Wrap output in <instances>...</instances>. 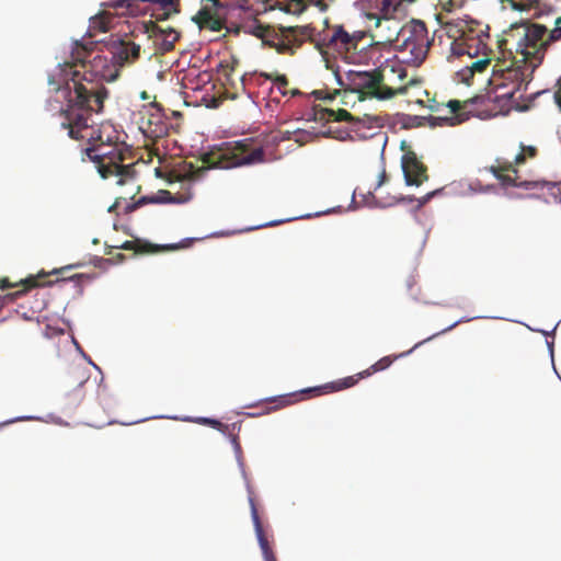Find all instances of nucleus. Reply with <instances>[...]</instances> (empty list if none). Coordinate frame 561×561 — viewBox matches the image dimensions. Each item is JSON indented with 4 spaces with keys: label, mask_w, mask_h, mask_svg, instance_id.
I'll use <instances>...</instances> for the list:
<instances>
[{
    "label": "nucleus",
    "mask_w": 561,
    "mask_h": 561,
    "mask_svg": "<svg viewBox=\"0 0 561 561\" xmlns=\"http://www.w3.org/2000/svg\"><path fill=\"white\" fill-rule=\"evenodd\" d=\"M92 48L93 43L76 42L70 59L59 64L57 73L49 77V84L67 101L59 111L60 126L76 140L93 138L92 113L102 112L108 95L102 80L116 77L108 72L105 56L98 54L88 60Z\"/></svg>",
    "instance_id": "1"
},
{
    "label": "nucleus",
    "mask_w": 561,
    "mask_h": 561,
    "mask_svg": "<svg viewBox=\"0 0 561 561\" xmlns=\"http://www.w3.org/2000/svg\"><path fill=\"white\" fill-rule=\"evenodd\" d=\"M546 32L547 27L541 24L530 22L512 24L499 41V48L501 51H506L510 57L538 68L546 54V42H543Z\"/></svg>",
    "instance_id": "2"
},
{
    "label": "nucleus",
    "mask_w": 561,
    "mask_h": 561,
    "mask_svg": "<svg viewBox=\"0 0 561 561\" xmlns=\"http://www.w3.org/2000/svg\"><path fill=\"white\" fill-rule=\"evenodd\" d=\"M416 0H375L373 11L365 12V18L378 43L392 46L398 42L410 15V4Z\"/></svg>",
    "instance_id": "3"
},
{
    "label": "nucleus",
    "mask_w": 561,
    "mask_h": 561,
    "mask_svg": "<svg viewBox=\"0 0 561 561\" xmlns=\"http://www.w3.org/2000/svg\"><path fill=\"white\" fill-rule=\"evenodd\" d=\"M203 162L208 168L230 169L264 162V149L252 138L226 142L203 154Z\"/></svg>",
    "instance_id": "4"
},
{
    "label": "nucleus",
    "mask_w": 561,
    "mask_h": 561,
    "mask_svg": "<svg viewBox=\"0 0 561 561\" xmlns=\"http://www.w3.org/2000/svg\"><path fill=\"white\" fill-rule=\"evenodd\" d=\"M502 58L492 69L489 84L495 92L503 90L499 96L512 99L523 88L526 89L536 68L512 58L506 51H501Z\"/></svg>",
    "instance_id": "5"
},
{
    "label": "nucleus",
    "mask_w": 561,
    "mask_h": 561,
    "mask_svg": "<svg viewBox=\"0 0 561 561\" xmlns=\"http://www.w3.org/2000/svg\"><path fill=\"white\" fill-rule=\"evenodd\" d=\"M449 38H453V51L456 55L480 56L488 48V26L473 19H454L445 24Z\"/></svg>",
    "instance_id": "6"
},
{
    "label": "nucleus",
    "mask_w": 561,
    "mask_h": 561,
    "mask_svg": "<svg viewBox=\"0 0 561 561\" xmlns=\"http://www.w3.org/2000/svg\"><path fill=\"white\" fill-rule=\"evenodd\" d=\"M89 159L96 163L98 171L103 179L115 176L117 185L131 184L134 192L130 198L140 190L136 184L134 164H123V153L115 146L100 144L85 150Z\"/></svg>",
    "instance_id": "7"
},
{
    "label": "nucleus",
    "mask_w": 561,
    "mask_h": 561,
    "mask_svg": "<svg viewBox=\"0 0 561 561\" xmlns=\"http://www.w3.org/2000/svg\"><path fill=\"white\" fill-rule=\"evenodd\" d=\"M538 150L534 146L520 145V152L513 161L497 158L495 163L483 170L492 173L503 187H520L524 190H542L551 185L547 181H524L519 176L517 167L524 164L528 158L534 159Z\"/></svg>",
    "instance_id": "8"
},
{
    "label": "nucleus",
    "mask_w": 561,
    "mask_h": 561,
    "mask_svg": "<svg viewBox=\"0 0 561 561\" xmlns=\"http://www.w3.org/2000/svg\"><path fill=\"white\" fill-rule=\"evenodd\" d=\"M432 39L424 22L412 19L398 37L392 47L400 54L399 59L413 67L425 60Z\"/></svg>",
    "instance_id": "9"
},
{
    "label": "nucleus",
    "mask_w": 561,
    "mask_h": 561,
    "mask_svg": "<svg viewBox=\"0 0 561 561\" xmlns=\"http://www.w3.org/2000/svg\"><path fill=\"white\" fill-rule=\"evenodd\" d=\"M365 33L356 31L348 33L343 26L335 25L325 33L319 35L317 46L320 49L334 51L339 55L354 54L359 50V43L364 39Z\"/></svg>",
    "instance_id": "10"
},
{
    "label": "nucleus",
    "mask_w": 561,
    "mask_h": 561,
    "mask_svg": "<svg viewBox=\"0 0 561 561\" xmlns=\"http://www.w3.org/2000/svg\"><path fill=\"white\" fill-rule=\"evenodd\" d=\"M148 3L159 5L161 12L152 14L157 21L167 20L179 12V0H113L103 5L114 9L121 15H139L146 13Z\"/></svg>",
    "instance_id": "11"
},
{
    "label": "nucleus",
    "mask_w": 561,
    "mask_h": 561,
    "mask_svg": "<svg viewBox=\"0 0 561 561\" xmlns=\"http://www.w3.org/2000/svg\"><path fill=\"white\" fill-rule=\"evenodd\" d=\"M470 103H473V100H468L465 102H460L458 100H450L447 103L432 100L428 107L431 108L432 112L437 114L436 116L432 117L435 124L440 126H454L468 119V115L465 112V110L468 107Z\"/></svg>",
    "instance_id": "12"
},
{
    "label": "nucleus",
    "mask_w": 561,
    "mask_h": 561,
    "mask_svg": "<svg viewBox=\"0 0 561 561\" xmlns=\"http://www.w3.org/2000/svg\"><path fill=\"white\" fill-rule=\"evenodd\" d=\"M348 80L353 91L357 92L360 99L375 98L383 100L380 81V67L370 71H350Z\"/></svg>",
    "instance_id": "13"
},
{
    "label": "nucleus",
    "mask_w": 561,
    "mask_h": 561,
    "mask_svg": "<svg viewBox=\"0 0 561 561\" xmlns=\"http://www.w3.org/2000/svg\"><path fill=\"white\" fill-rule=\"evenodd\" d=\"M140 128L150 138H162L168 135V123L163 107L156 100L144 105L141 111Z\"/></svg>",
    "instance_id": "14"
},
{
    "label": "nucleus",
    "mask_w": 561,
    "mask_h": 561,
    "mask_svg": "<svg viewBox=\"0 0 561 561\" xmlns=\"http://www.w3.org/2000/svg\"><path fill=\"white\" fill-rule=\"evenodd\" d=\"M407 72L400 65H382L380 66V81L382 90V99H391L394 95L403 94L407 92L410 84L414 83L410 80L409 84H403Z\"/></svg>",
    "instance_id": "15"
},
{
    "label": "nucleus",
    "mask_w": 561,
    "mask_h": 561,
    "mask_svg": "<svg viewBox=\"0 0 561 561\" xmlns=\"http://www.w3.org/2000/svg\"><path fill=\"white\" fill-rule=\"evenodd\" d=\"M407 72L400 65H382L380 66V81L382 90V99H391L394 95L403 94L407 92L410 84L414 83L410 80L409 84H403Z\"/></svg>",
    "instance_id": "16"
},
{
    "label": "nucleus",
    "mask_w": 561,
    "mask_h": 561,
    "mask_svg": "<svg viewBox=\"0 0 561 561\" xmlns=\"http://www.w3.org/2000/svg\"><path fill=\"white\" fill-rule=\"evenodd\" d=\"M107 47L112 55L111 61L116 67L131 65L140 57V45L128 36L113 39Z\"/></svg>",
    "instance_id": "17"
},
{
    "label": "nucleus",
    "mask_w": 561,
    "mask_h": 561,
    "mask_svg": "<svg viewBox=\"0 0 561 561\" xmlns=\"http://www.w3.org/2000/svg\"><path fill=\"white\" fill-rule=\"evenodd\" d=\"M402 171L407 185L420 186L428 180L426 165L412 150H407L401 159Z\"/></svg>",
    "instance_id": "18"
},
{
    "label": "nucleus",
    "mask_w": 561,
    "mask_h": 561,
    "mask_svg": "<svg viewBox=\"0 0 561 561\" xmlns=\"http://www.w3.org/2000/svg\"><path fill=\"white\" fill-rule=\"evenodd\" d=\"M220 4L214 7L213 3L205 4L193 18V21L198 25L201 30H209L213 32H219L224 27L225 21L221 15Z\"/></svg>",
    "instance_id": "19"
},
{
    "label": "nucleus",
    "mask_w": 561,
    "mask_h": 561,
    "mask_svg": "<svg viewBox=\"0 0 561 561\" xmlns=\"http://www.w3.org/2000/svg\"><path fill=\"white\" fill-rule=\"evenodd\" d=\"M147 33H149V37L153 38L157 50L161 54L171 51L175 42L180 38L179 32L174 28H162L157 24H152L150 28L147 27Z\"/></svg>",
    "instance_id": "20"
},
{
    "label": "nucleus",
    "mask_w": 561,
    "mask_h": 561,
    "mask_svg": "<svg viewBox=\"0 0 561 561\" xmlns=\"http://www.w3.org/2000/svg\"><path fill=\"white\" fill-rule=\"evenodd\" d=\"M249 501L251 506V517L253 520L255 535L262 551L263 559L264 561H277L273 548L270 543L268 537L263 529V525L261 523L255 502L252 497H250Z\"/></svg>",
    "instance_id": "21"
},
{
    "label": "nucleus",
    "mask_w": 561,
    "mask_h": 561,
    "mask_svg": "<svg viewBox=\"0 0 561 561\" xmlns=\"http://www.w3.org/2000/svg\"><path fill=\"white\" fill-rule=\"evenodd\" d=\"M310 117L314 122H319L322 124L331 123V122H348V123H357L358 119H355L350 112L344 108H331L327 106L316 105L312 107L310 113Z\"/></svg>",
    "instance_id": "22"
},
{
    "label": "nucleus",
    "mask_w": 561,
    "mask_h": 561,
    "mask_svg": "<svg viewBox=\"0 0 561 561\" xmlns=\"http://www.w3.org/2000/svg\"><path fill=\"white\" fill-rule=\"evenodd\" d=\"M47 274H38L37 276H28L24 279H20L19 282H11L8 277L0 278V288L1 289H10V288H19L14 293L8 294L4 298L9 299L10 301L15 300L16 298L21 297L23 294H25L31 288H35L42 285H45V283H41L39 279L46 277Z\"/></svg>",
    "instance_id": "23"
},
{
    "label": "nucleus",
    "mask_w": 561,
    "mask_h": 561,
    "mask_svg": "<svg viewBox=\"0 0 561 561\" xmlns=\"http://www.w3.org/2000/svg\"><path fill=\"white\" fill-rule=\"evenodd\" d=\"M160 194L162 195V198L161 199H158L156 197H151V198H148V197H140L137 202L135 203H127L126 202V197H117L116 201L114 202L113 205H111L108 207V213H113L115 211L117 208L122 207V202H125V206H124V213L125 214H129L134 210H136L138 207L147 204L148 202H175V198L172 197V194L169 192V191H160ZM188 198H179L176 199V202H186Z\"/></svg>",
    "instance_id": "24"
},
{
    "label": "nucleus",
    "mask_w": 561,
    "mask_h": 561,
    "mask_svg": "<svg viewBox=\"0 0 561 561\" xmlns=\"http://www.w3.org/2000/svg\"><path fill=\"white\" fill-rule=\"evenodd\" d=\"M490 53L491 50L486 48L483 53H480L481 58H479V56L471 58V62L458 71L460 80L470 84V79H472L476 73L484 72L491 62Z\"/></svg>",
    "instance_id": "25"
},
{
    "label": "nucleus",
    "mask_w": 561,
    "mask_h": 561,
    "mask_svg": "<svg viewBox=\"0 0 561 561\" xmlns=\"http://www.w3.org/2000/svg\"><path fill=\"white\" fill-rule=\"evenodd\" d=\"M298 34L307 35L304 31H299L298 27H288L283 31V37L275 43V47L278 53L285 54L290 53L294 54L295 48L299 47L301 41L297 38Z\"/></svg>",
    "instance_id": "26"
},
{
    "label": "nucleus",
    "mask_w": 561,
    "mask_h": 561,
    "mask_svg": "<svg viewBox=\"0 0 561 561\" xmlns=\"http://www.w3.org/2000/svg\"><path fill=\"white\" fill-rule=\"evenodd\" d=\"M112 249H122L126 251H134L135 254H147L159 251V247L153 245L141 240H127L122 244L106 245L105 254L111 255Z\"/></svg>",
    "instance_id": "27"
},
{
    "label": "nucleus",
    "mask_w": 561,
    "mask_h": 561,
    "mask_svg": "<svg viewBox=\"0 0 561 561\" xmlns=\"http://www.w3.org/2000/svg\"><path fill=\"white\" fill-rule=\"evenodd\" d=\"M364 377H359V373H358L357 375L345 377L337 381L327 383L322 387L307 389V390H304L302 392H314L316 394H321V393H328V392H333V391H340V390L347 389V388L355 386Z\"/></svg>",
    "instance_id": "28"
},
{
    "label": "nucleus",
    "mask_w": 561,
    "mask_h": 561,
    "mask_svg": "<svg viewBox=\"0 0 561 561\" xmlns=\"http://www.w3.org/2000/svg\"><path fill=\"white\" fill-rule=\"evenodd\" d=\"M114 16L106 11L90 19L89 35L92 37L96 32L104 33L112 27Z\"/></svg>",
    "instance_id": "29"
},
{
    "label": "nucleus",
    "mask_w": 561,
    "mask_h": 561,
    "mask_svg": "<svg viewBox=\"0 0 561 561\" xmlns=\"http://www.w3.org/2000/svg\"><path fill=\"white\" fill-rule=\"evenodd\" d=\"M309 5H317L324 9L327 8V0H288L285 5V11L291 14H300Z\"/></svg>",
    "instance_id": "30"
},
{
    "label": "nucleus",
    "mask_w": 561,
    "mask_h": 561,
    "mask_svg": "<svg viewBox=\"0 0 561 561\" xmlns=\"http://www.w3.org/2000/svg\"><path fill=\"white\" fill-rule=\"evenodd\" d=\"M435 194H436V191H433V192L427 193L425 196L416 199V202H417L416 209H421L431 198H433L435 196ZM414 201H415V198L413 196H400V197H393L388 203H376V205L379 207H390V206H393L399 203H411Z\"/></svg>",
    "instance_id": "31"
},
{
    "label": "nucleus",
    "mask_w": 561,
    "mask_h": 561,
    "mask_svg": "<svg viewBox=\"0 0 561 561\" xmlns=\"http://www.w3.org/2000/svg\"><path fill=\"white\" fill-rule=\"evenodd\" d=\"M398 356H385L377 360L375 364H373L369 368L363 370L359 373V377H369L370 375L385 370L393 363L394 359H397Z\"/></svg>",
    "instance_id": "32"
},
{
    "label": "nucleus",
    "mask_w": 561,
    "mask_h": 561,
    "mask_svg": "<svg viewBox=\"0 0 561 561\" xmlns=\"http://www.w3.org/2000/svg\"><path fill=\"white\" fill-rule=\"evenodd\" d=\"M260 76L265 78L266 80L274 82V84L277 87V89L279 90V92L283 95L288 94V91L286 90V88L289 82L285 75L261 72Z\"/></svg>",
    "instance_id": "33"
},
{
    "label": "nucleus",
    "mask_w": 561,
    "mask_h": 561,
    "mask_svg": "<svg viewBox=\"0 0 561 561\" xmlns=\"http://www.w3.org/2000/svg\"><path fill=\"white\" fill-rule=\"evenodd\" d=\"M503 9H512L516 11H528L534 8L533 0H500Z\"/></svg>",
    "instance_id": "34"
},
{
    "label": "nucleus",
    "mask_w": 561,
    "mask_h": 561,
    "mask_svg": "<svg viewBox=\"0 0 561 561\" xmlns=\"http://www.w3.org/2000/svg\"><path fill=\"white\" fill-rule=\"evenodd\" d=\"M561 38V16H559L557 20H556V27L550 31V32H546V35L543 37V42L545 43V49L547 50L548 46L551 44V43H554L557 41H559Z\"/></svg>",
    "instance_id": "35"
},
{
    "label": "nucleus",
    "mask_w": 561,
    "mask_h": 561,
    "mask_svg": "<svg viewBox=\"0 0 561 561\" xmlns=\"http://www.w3.org/2000/svg\"><path fill=\"white\" fill-rule=\"evenodd\" d=\"M270 403H276L275 405L268 408L267 412L276 411L279 408L286 407L291 403V400L287 396H282L277 398H273L268 400Z\"/></svg>",
    "instance_id": "36"
},
{
    "label": "nucleus",
    "mask_w": 561,
    "mask_h": 561,
    "mask_svg": "<svg viewBox=\"0 0 561 561\" xmlns=\"http://www.w3.org/2000/svg\"><path fill=\"white\" fill-rule=\"evenodd\" d=\"M209 426L222 432V433H226L228 431V425L217 421V420H213L210 419L209 423H208Z\"/></svg>",
    "instance_id": "37"
},
{
    "label": "nucleus",
    "mask_w": 561,
    "mask_h": 561,
    "mask_svg": "<svg viewBox=\"0 0 561 561\" xmlns=\"http://www.w3.org/2000/svg\"><path fill=\"white\" fill-rule=\"evenodd\" d=\"M125 259H126L125 254L117 253L116 255L112 256L111 259H106L104 261L107 263L115 264V263H122Z\"/></svg>",
    "instance_id": "38"
},
{
    "label": "nucleus",
    "mask_w": 561,
    "mask_h": 561,
    "mask_svg": "<svg viewBox=\"0 0 561 561\" xmlns=\"http://www.w3.org/2000/svg\"><path fill=\"white\" fill-rule=\"evenodd\" d=\"M313 94L316 95L317 99H321L323 101H332L333 100V95H323V91H313Z\"/></svg>",
    "instance_id": "39"
},
{
    "label": "nucleus",
    "mask_w": 561,
    "mask_h": 561,
    "mask_svg": "<svg viewBox=\"0 0 561 561\" xmlns=\"http://www.w3.org/2000/svg\"><path fill=\"white\" fill-rule=\"evenodd\" d=\"M386 181H387V174H386V171L382 170L381 173L379 174V180H378V183H377L375 190L379 188Z\"/></svg>",
    "instance_id": "40"
},
{
    "label": "nucleus",
    "mask_w": 561,
    "mask_h": 561,
    "mask_svg": "<svg viewBox=\"0 0 561 561\" xmlns=\"http://www.w3.org/2000/svg\"><path fill=\"white\" fill-rule=\"evenodd\" d=\"M232 444H233L236 450L240 451L241 447H240V444H239L238 438L236 436L232 437Z\"/></svg>",
    "instance_id": "41"
},
{
    "label": "nucleus",
    "mask_w": 561,
    "mask_h": 561,
    "mask_svg": "<svg viewBox=\"0 0 561 561\" xmlns=\"http://www.w3.org/2000/svg\"><path fill=\"white\" fill-rule=\"evenodd\" d=\"M556 100H557V103L561 110V90L559 92H557L556 94Z\"/></svg>",
    "instance_id": "42"
},
{
    "label": "nucleus",
    "mask_w": 561,
    "mask_h": 561,
    "mask_svg": "<svg viewBox=\"0 0 561 561\" xmlns=\"http://www.w3.org/2000/svg\"><path fill=\"white\" fill-rule=\"evenodd\" d=\"M288 94H290L291 96H296V95L300 94V91L297 89H293V90L288 91Z\"/></svg>",
    "instance_id": "43"
},
{
    "label": "nucleus",
    "mask_w": 561,
    "mask_h": 561,
    "mask_svg": "<svg viewBox=\"0 0 561 561\" xmlns=\"http://www.w3.org/2000/svg\"><path fill=\"white\" fill-rule=\"evenodd\" d=\"M140 98H141L142 100H149V99H150V96H149V94L147 93V91H142V92L140 93Z\"/></svg>",
    "instance_id": "44"
},
{
    "label": "nucleus",
    "mask_w": 561,
    "mask_h": 561,
    "mask_svg": "<svg viewBox=\"0 0 561 561\" xmlns=\"http://www.w3.org/2000/svg\"><path fill=\"white\" fill-rule=\"evenodd\" d=\"M209 421H210V419L202 417V419L199 420V423H201V424H206V425H208Z\"/></svg>",
    "instance_id": "45"
},
{
    "label": "nucleus",
    "mask_w": 561,
    "mask_h": 561,
    "mask_svg": "<svg viewBox=\"0 0 561 561\" xmlns=\"http://www.w3.org/2000/svg\"><path fill=\"white\" fill-rule=\"evenodd\" d=\"M206 1L209 2V3H213L214 7L219 5V1L218 0H206Z\"/></svg>",
    "instance_id": "46"
},
{
    "label": "nucleus",
    "mask_w": 561,
    "mask_h": 561,
    "mask_svg": "<svg viewBox=\"0 0 561 561\" xmlns=\"http://www.w3.org/2000/svg\"><path fill=\"white\" fill-rule=\"evenodd\" d=\"M459 322H460V321L455 322V323H454V324H451L447 330H450V329L455 328Z\"/></svg>",
    "instance_id": "47"
},
{
    "label": "nucleus",
    "mask_w": 561,
    "mask_h": 561,
    "mask_svg": "<svg viewBox=\"0 0 561 561\" xmlns=\"http://www.w3.org/2000/svg\"><path fill=\"white\" fill-rule=\"evenodd\" d=\"M492 188H493V185H486L484 191H489V190H492Z\"/></svg>",
    "instance_id": "48"
},
{
    "label": "nucleus",
    "mask_w": 561,
    "mask_h": 561,
    "mask_svg": "<svg viewBox=\"0 0 561 561\" xmlns=\"http://www.w3.org/2000/svg\"><path fill=\"white\" fill-rule=\"evenodd\" d=\"M93 243H94V244L99 243V240H98V239H94V240H93Z\"/></svg>",
    "instance_id": "49"
},
{
    "label": "nucleus",
    "mask_w": 561,
    "mask_h": 561,
    "mask_svg": "<svg viewBox=\"0 0 561 561\" xmlns=\"http://www.w3.org/2000/svg\"><path fill=\"white\" fill-rule=\"evenodd\" d=\"M559 84L561 85V78L559 79Z\"/></svg>",
    "instance_id": "50"
}]
</instances>
